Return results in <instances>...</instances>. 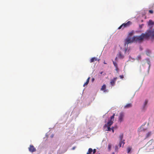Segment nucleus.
I'll use <instances>...</instances> for the list:
<instances>
[{
  "instance_id": "obj_27",
  "label": "nucleus",
  "mask_w": 154,
  "mask_h": 154,
  "mask_svg": "<svg viewBox=\"0 0 154 154\" xmlns=\"http://www.w3.org/2000/svg\"><path fill=\"white\" fill-rule=\"evenodd\" d=\"M149 12L150 14H153V11L152 10H150L149 11Z\"/></svg>"
},
{
  "instance_id": "obj_6",
  "label": "nucleus",
  "mask_w": 154,
  "mask_h": 154,
  "mask_svg": "<svg viewBox=\"0 0 154 154\" xmlns=\"http://www.w3.org/2000/svg\"><path fill=\"white\" fill-rule=\"evenodd\" d=\"M29 151L32 152H35L36 149L32 145H30L28 148Z\"/></svg>"
},
{
  "instance_id": "obj_2",
  "label": "nucleus",
  "mask_w": 154,
  "mask_h": 154,
  "mask_svg": "<svg viewBox=\"0 0 154 154\" xmlns=\"http://www.w3.org/2000/svg\"><path fill=\"white\" fill-rule=\"evenodd\" d=\"M146 145L149 149L151 150L154 149V140H151L147 143Z\"/></svg>"
},
{
  "instance_id": "obj_32",
  "label": "nucleus",
  "mask_w": 154,
  "mask_h": 154,
  "mask_svg": "<svg viewBox=\"0 0 154 154\" xmlns=\"http://www.w3.org/2000/svg\"><path fill=\"white\" fill-rule=\"evenodd\" d=\"M94 78H92V82H93L94 81Z\"/></svg>"
},
{
  "instance_id": "obj_35",
  "label": "nucleus",
  "mask_w": 154,
  "mask_h": 154,
  "mask_svg": "<svg viewBox=\"0 0 154 154\" xmlns=\"http://www.w3.org/2000/svg\"><path fill=\"white\" fill-rule=\"evenodd\" d=\"M100 60V59H97V60L98 61H99Z\"/></svg>"
},
{
  "instance_id": "obj_26",
  "label": "nucleus",
  "mask_w": 154,
  "mask_h": 154,
  "mask_svg": "<svg viewBox=\"0 0 154 154\" xmlns=\"http://www.w3.org/2000/svg\"><path fill=\"white\" fill-rule=\"evenodd\" d=\"M115 68H116L115 70L117 72H119V69L118 66L117 67H116Z\"/></svg>"
},
{
  "instance_id": "obj_33",
  "label": "nucleus",
  "mask_w": 154,
  "mask_h": 154,
  "mask_svg": "<svg viewBox=\"0 0 154 154\" xmlns=\"http://www.w3.org/2000/svg\"><path fill=\"white\" fill-rule=\"evenodd\" d=\"M75 146H74V147H72V150H74V149H75Z\"/></svg>"
},
{
  "instance_id": "obj_22",
  "label": "nucleus",
  "mask_w": 154,
  "mask_h": 154,
  "mask_svg": "<svg viewBox=\"0 0 154 154\" xmlns=\"http://www.w3.org/2000/svg\"><path fill=\"white\" fill-rule=\"evenodd\" d=\"M148 102L147 100H146L145 101L143 105V108H144L146 105L147 104Z\"/></svg>"
},
{
  "instance_id": "obj_30",
  "label": "nucleus",
  "mask_w": 154,
  "mask_h": 154,
  "mask_svg": "<svg viewBox=\"0 0 154 154\" xmlns=\"http://www.w3.org/2000/svg\"><path fill=\"white\" fill-rule=\"evenodd\" d=\"M144 25V24H142L141 25H139V27L140 28H142V26H143Z\"/></svg>"
},
{
  "instance_id": "obj_31",
  "label": "nucleus",
  "mask_w": 154,
  "mask_h": 154,
  "mask_svg": "<svg viewBox=\"0 0 154 154\" xmlns=\"http://www.w3.org/2000/svg\"><path fill=\"white\" fill-rule=\"evenodd\" d=\"M111 130H112V132H113H113H114V130L113 128H111Z\"/></svg>"
},
{
  "instance_id": "obj_1",
  "label": "nucleus",
  "mask_w": 154,
  "mask_h": 154,
  "mask_svg": "<svg viewBox=\"0 0 154 154\" xmlns=\"http://www.w3.org/2000/svg\"><path fill=\"white\" fill-rule=\"evenodd\" d=\"M149 36L154 38V29H150L148 30L145 33H142L140 36H134V42H141L143 41L144 38L147 39Z\"/></svg>"
},
{
  "instance_id": "obj_5",
  "label": "nucleus",
  "mask_w": 154,
  "mask_h": 154,
  "mask_svg": "<svg viewBox=\"0 0 154 154\" xmlns=\"http://www.w3.org/2000/svg\"><path fill=\"white\" fill-rule=\"evenodd\" d=\"M124 116V112H122L120 113L119 116V121L120 122H121L123 121Z\"/></svg>"
},
{
  "instance_id": "obj_21",
  "label": "nucleus",
  "mask_w": 154,
  "mask_h": 154,
  "mask_svg": "<svg viewBox=\"0 0 154 154\" xmlns=\"http://www.w3.org/2000/svg\"><path fill=\"white\" fill-rule=\"evenodd\" d=\"M115 116V114H113V115L112 116H111L110 119V120H112V121H114Z\"/></svg>"
},
{
  "instance_id": "obj_14",
  "label": "nucleus",
  "mask_w": 154,
  "mask_h": 154,
  "mask_svg": "<svg viewBox=\"0 0 154 154\" xmlns=\"http://www.w3.org/2000/svg\"><path fill=\"white\" fill-rule=\"evenodd\" d=\"M154 24V22L152 21L151 20H149L148 25H153Z\"/></svg>"
},
{
  "instance_id": "obj_39",
  "label": "nucleus",
  "mask_w": 154,
  "mask_h": 154,
  "mask_svg": "<svg viewBox=\"0 0 154 154\" xmlns=\"http://www.w3.org/2000/svg\"><path fill=\"white\" fill-rule=\"evenodd\" d=\"M112 154H114V153H112Z\"/></svg>"
},
{
  "instance_id": "obj_29",
  "label": "nucleus",
  "mask_w": 154,
  "mask_h": 154,
  "mask_svg": "<svg viewBox=\"0 0 154 154\" xmlns=\"http://www.w3.org/2000/svg\"><path fill=\"white\" fill-rule=\"evenodd\" d=\"M119 77L120 78L122 79L124 78V76L123 75H120L119 76Z\"/></svg>"
},
{
  "instance_id": "obj_7",
  "label": "nucleus",
  "mask_w": 154,
  "mask_h": 154,
  "mask_svg": "<svg viewBox=\"0 0 154 154\" xmlns=\"http://www.w3.org/2000/svg\"><path fill=\"white\" fill-rule=\"evenodd\" d=\"M113 123V121H112V120H109L107 124H105L104 125V129H105L106 127H107V126H111Z\"/></svg>"
},
{
  "instance_id": "obj_11",
  "label": "nucleus",
  "mask_w": 154,
  "mask_h": 154,
  "mask_svg": "<svg viewBox=\"0 0 154 154\" xmlns=\"http://www.w3.org/2000/svg\"><path fill=\"white\" fill-rule=\"evenodd\" d=\"M132 106V104L131 103H128L124 106L125 108H128Z\"/></svg>"
},
{
  "instance_id": "obj_38",
  "label": "nucleus",
  "mask_w": 154,
  "mask_h": 154,
  "mask_svg": "<svg viewBox=\"0 0 154 154\" xmlns=\"http://www.w3.org/2000/svg\"><path fill=\"white\" fill-rule=\"evenodd\" d=\"M117 57H116V58H115V60H117Z\"/></svg>"
},
{
  "instance_id": "obj_12",
  "label": "nucleus",
  "mask_w": 154,
  "mask_h": 154,
  "mask_svg": "<svg viewBox=\"0 0 154 154\" xmlns=\"http://www.w3.org/2000/svg\"><path fill=\"white\" fill-rule=\"evenodd\" d=\"M117 56L120 59H122L124 57V56L122 55L120 52L119 53Z\"/></svg>"
},
{
  "instance_id": "obj_34",
  "label": "nucleus",
  "mask_w": 154,
  "mask_h": 154,
  "mask_svg": "<svg viewBox=\"0 0 154 154\" xmlns=\"http://www.w3.org/2000/svg\"><path fill=\"white\" fill-rule=\"evenodd\" d=\"M138 58H141V56L140 55H139L138 56Z\"/></svg>"
},
{
  "instance_id": "obj_13",
  "label": "nucleus",
  "mask_w": 154,
  "mask_h": 154,
  "mask_svg": "<svg viewBox=\"0 0 154 154\" xmlns=\"http://www.w3.org/2000/svg\"><path fill=\"white\" fill-rule=\"evenodd\" d=\"M90 79V77H88V79H87V80H86V82L83 85V86L84 87H85V86L87 85L88 84V83H89Z\"/></svg>"
},
{
  "instance_id": "obj_15",
  "label": "nucleus",
  "mask_w": 154,
  "mask_h": 154,
  "mask_svg": "<svg viewBox=\"0 0 154 154\" xmlns=\"http://www.w3.org/2000/svg\"><path fill=\"white\" fill-rule=\"evenodd\" d=\"M106 86L105 85H103L102 86V87L101 89V90L102 91H105V90L106 89Z\"/></svg>"
},
{
  "instance_id": "obj_28",
  "label": "nucleus",
  "mask_w": 154,
  "mask_h": 154,
  "mask_svg": "<svg viewBox=\"0 0 154 154\" xmlns=\"http://www.w3.org/2000/svg\"><path fill=\"white\" fill-rule=\"evenodd\" d=\"M93 153L94 154L96 152V149H94L93 150Z\"/></svg>"
},
{
  "instance_id": "obj_3",
  "label": "nucleus",
  "mask_w": 154,
  "mask_h": 154,
  "mask_svg": "<svg viewBox=\"0 0 154 154\" xmlns=\"http://www.w3.org/2000/svg\"><path fill=\"white\" fill-rule=\"evenodd\" d=\"M132 23L130 21H128L126 23L122 24L118 28V29H120L122 28L123 29L129 26Z\"/></svg>"
},
{
  "instance_id": "obj_36",
  "label": "nucleus",
  "mask_w": 154,
  "mask_h": 154,
  "mask_svg": "<svg viewBox=\"0 0 154 154\" xmlns=\"http://www.w3.org/2000/svg\"><path fill=\"white\" fill-rule=\"evenodd\" d=\"M103 73V72H100V74H102V73Z\"/></svg>"
},
{
  "instance_id": "obj_18",
  "label": "nucleus",
  "mask_w": 154,
  "mask_h": 154,
  "mask_svg": "<svg viewBox=\"0 0 154 154\" xmlns=\"http://www.w3.org/2000/svg\"><path fill=\"white\" fill-rule=\"evenodd\" d=\"M123 137V134H121L119 136V139L120 141H123V140L122 139Z\"/></svg>"
},
{
  "instance_id": "obj_9",
  "label": "nucleus",
  "mask_w": 154,
  "mask_h": 154,
  "mask_svg": "<svg viewBox=\"0 0 154 154\" xmlns=\"http://www.w3.org/2000/svg\"><path fill=\"white\" fill-rule=\"evenodd\" d=\"M132 149V147L131 146H128L127 148V151L128 153H131V151Z\"/></svg>"
},
{
  "instance_id": "obj_19",
  "label": "nucleus",
  "mask_w": 154,
  "mask_h": 154,
  "mask_svg": "<svg viewBox=\"0 0 154 154\" xmlns=\"http://www.w3.org/2000/svg\"><path fill=\"white\" fill-rule=\"evenodd\" d=\"M93 152V149L91 148H90L88 149V152L87 153V154L88 153L89 154H91V153Z\"/></svg>"
},
{
  "instance_id": "obj_24",
  "label": "nucleus",
  "mask_w": 154,
  "mask_h": 154,
  "mask_svg": "<svg viewBox=\"0 0 154 154\" xmlns=\"http://www.w3.org/2000/svg\"><path fill=\"white\" fill-rule=\"evenodd\" d=\"M150 53V51L149 50L147 51H146V54L148 56H149Z\"/></svg>"
},
{
  "instance_id": "obj_8",
  "label": "nucleus",
  "mask_w": 154,
  "mask_h": 154,
  "mask_svg": "<svg viewBox=\"0 0 154 154\" xmlns=\"http://www.w3.org/2000/svg\"><path fill=\"white\" fill-rule=\"evenodd\" d=\"M117 79V77H115L113 79L111 80L110 82L111 85L112 86H114L115 85V82L116 81Z\"/></svg>"
},
{
  "instance_id": "obj_23",
  "label": "nucleus",
  "mask_w": 154,
  "mask_h": 154,
  "mask_svg": "<svg viewBox=\"0 0 154 154\" xmlns=\"http://www.w3.org/2000/svg\"><path fill=\"white\" fill-rule=\"evenodd\" d=\"M113 65H114V66H115V67L118 66V64H117V63H116V62H114V61H113Z\"/></svg>"
},
{
  "instance_id": "obj_20",
  "label": "nucleus",
  "mask_w": 154,
  "mask_h": 154,
  "mask_svg": "<svg viewBox=\"0 0 154 154\" xmlns=\"http://www.w3.org/2000/svg\"><path fill=\"white\" fill-rule=\"evenodd\" d=\"M110 126H107V127H106L105 128H107V129H106L105 130L106 131H111L112 128H110Z\"/></svg>"
},
{
  "instance_id": "obj_25",
  "label": "nucleus",
  "mask_w": 154,
  "mask_h": 154,
  "mask_svg": "<svg viewBox=\"0 0 154 154\" xmlns=\"http://www.w3.org/2000/svg\"><path fill=\"white\" fill-rule=\"evenodd\" d=\"M111 144H109L108 145V149L109 150H110L111 148Z\"/></svg>"
},
{
  "instance_id": "obj_37",
  "label": "nucleus",
  "mask_w": 154,
  "mask_h": 154,
  "mask_svg": "<svg viewBox=\"0 0 154 154\" xmlns=\"http://www.w3.org/2000/svg\"><path fill=\"white\" fill-rule=\"evenodd\" d=\"M104 63V64H106L107 63L105 62V61H104L103 62Z\"/></svg>"
},
{
  "instance_id": "obj_17",
  "label": "nucleus",
  "mask_w": 154,
  "mask_h": 154,
  "mask_svg": "<svg viewBox=\"0 0 154 154\" xmlns=\"http://www.w3.org/2000/svg\"><path fill=\"white\" fill-rule=\"evenodd\" d=\"M151 135V132H148L146 134V138H145V139H146V138L149 137H150V136Z\"/></svg>"
},
{
  "instance_id": "obj_4",
  "label": "nucleus",
  "mask_w": 154,
  "mask_h": 154,
  "mask_svg": "<svg viewBox=\"0 0 154 154\" xmlns=\"http://www.w3.org/2000/svg\"><path fill=\"white\" fill-rule=\"evenodd\" d=\"M134 42V36L132 38L129 37L127 38L125 40V45L126 44H128L130 43H132Z\"/></svg>"
},
{
  "instance_id": "obj_10",
  "label": "nucleus",
  "mask_w": 154,
  "mask_h": 154,
  "mask_svg": "<svg viewBox=\"0 0 154 154\" xmlns=\"http://www.w3.org/2000/svg\"><path fill=\"white\" fill-rule=\"evenodd\" d=\"M97 60V58L95 57H92L90 60V62L92 63Z\"/></svg>"
},
{
  "instance_id": "obj_16",
  "label": "nucleus",
  "mask_w": 154,
  "mask_h": 154,
  "mask_svg": "<svg viewBox=\"0 0 154 154\" xmlns=\"http://www.w3.org/2000/svg\"><path fill=\"white\" fill-rule=\"evenodd\" d=\"M125 140H123V141H120L119 143V147H121L122 144V143H123V146L124 145V144H125V143L124 142Z\"/></svg>"
}]
</instances>
